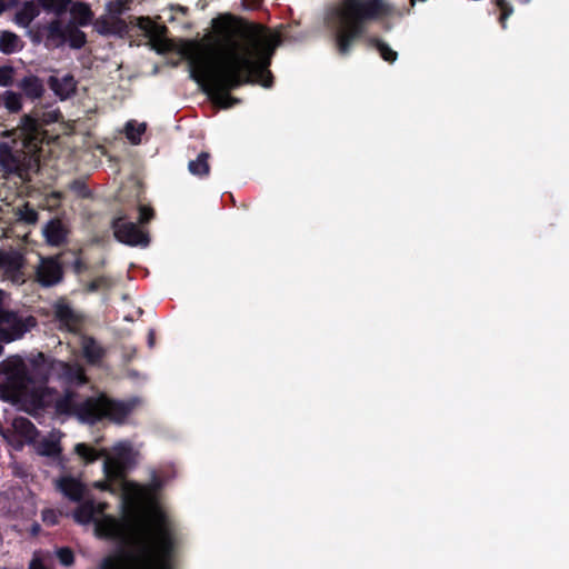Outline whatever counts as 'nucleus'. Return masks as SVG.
<instances>
[{"mask_svg":"<svg viewBox=\"0 0 569 569\" xmlns=\"http://www.w3.org/2000/svg\"><path fill=\"white\" fill-rule=\"evenodd\" d=\"M74 452L86 462L104 458L103 471L109 480H120L121 519L106 515L108 505L87 500L73 512L81 525H94L98 537L119 541L121 548L107 558L101 569H171V559L178 545L174 526L158 503L151 488L140 487L123 478L136 452L128 441L116 443L110 450L96 451L86 443H77Z\"/></svg>","mask_w":569,"mask_h":569,"instance_id":"1","label":"nucleus"},{"mask_svg":"<svg viewBox=\"0 0 569 569\" xmlns=\"http://www.w3.org/2000/svg\"><path fill=\"white\" fill-rule=\"evenodd\" d=\"M216 50L196 41L183 42L179 53L188 60L191 78L212 102L228 109L239 102L229 91L244 83H270L263 78L273 50L279 44L277 33L259 24L232 17L219 20Z\"/></svg>","mask_w":569,"mask_h":569,"instance_id":"2","label":"nucleus"},{"mask_svg":"<svg viewBox=\"0 0 569 569\" xmlns=\"http://www.w3.org/2000/svg\"><path fill=\"white\" fill-rule=\"evenodd\" d=\"M0 371L7 376L0 387L1 397L12 402L30 400L37 405H48L50 400L44 395L43 383L51 376L78 383L86 381L81 366L49 360L41 352L28 363L19 356L10 357L0 363Z\"/></svg>","mask_w":569,"mask_h":569,"instance_id":"3","label":"nucleus"},{"mask_svg":"<svg viewBox=\"0 0 569 569\" xmlns=\"http://www.w3.org/2000/svg\"><path fill=\"white\" fill-rule=\"evenodd\" d=\"M392 11L388 0H341L328 12L326 21L336 31L337 47L345 54L366 21L385 18Z\"/></svg>","mask_w":569,"mask_h":569,"instance_id":"4","label":"nucleus"},{"mask_svg":"<svg viewBox=\"0 0 569 569\" xmlns=\"http://www.w3.org/2000/svg\"><path fill=\"white\" fill-rule=\"evenodd\" d=\"M13 139L10 143L0 142V172L3 177L16 174L27 179L30 172L39 167V133L38 123L29 116H24L21 123L12 131H3L2 137Z\"/></svg>","mask_w":569,"mask_h":569,"instance_id":"5","label":"nucleus"},{"mask_svg":"<svg viewBox=\"0 0 569 569\" xmlns=\"http://www.w3.org/2000/svg\"><path fill=\"white\" fill-rule=\"evenodd\" d=\"M138 400L114 401L106 396L88 398L77 403L71 396L57 401L60 411H73L78 418L88 423H93L102 418H108L116 423L124 422L126 418L134 410Z\"/></svg>","mask_w":569,"mask_h":569,"instance_id":"6","label":"nucleus"},{"mask_svg":"<svg viewBox=\"0 0 569 569\" xmlns=\"http://www.w3.org/2000/svg\"><path fill=\"white\" fill-rule=\"evenodd\" d=\"M26 264L24 257L14 249H0V272L6 279L14 283L24 282L23 268Z\"/></svg>","mask_w":569,"mask_h":569,"instance_id":"7","label":"nucleus"},{"mask_svg":"<svg viewBox=\"0 0 569 569\" xmlns=\"http://www.w3.org/2000/svg\"><path fill=\"white\" fill-rule=\"evenodd\" d=\"M138 27L148 36L152 49L160 53L172 50L171 41L166 38V27L154 23L149 18H138Z\"/></svg>","mask_w":569,"mask_h":569,"instance_id":"8","label":"nucleus"},{"mask_svg":"<svg viewBox=\"0 0 569 569\" xmlns=\"http://www.w3.org/2000/svg\"><path fill=\"white\" fill-rule=\"evenodd\" d=\"M114 237L129 246H147L149 242L148 236L141 231L133 222L126 221L122 218L113 222Z\"/></svg>","mask_w":569,"mask_h":569,"instance_id":"9","label":"nucleus"},{"mask_svg":"<svg viewBox=\"0 0 569 569\" xmlns=\"http://www.w3.org/2000/svg\"><path fill=\"white\" fill-rule=\"evenodd\" d=\"M36 276L41 286L51 287L62 279V268L56 258H41Z\"/></svg>","mask_w":569,"mask_h":569,"instance_id":"10","label":"nucleus"},{"mask_svg":"<svg viewBox=\"0 0 569 569\" xmlns=\"http://www.w3.org/2000/svg\"><path fill=\"white\" fill-rule=\"evenodd\" d=\"M54 487L72 501H79L84 493V485L81 480L69 475L56 479Z\"/></svg>","mask_w":569,"mask_h":569,"instance_id":"11","label":"nucleus"},{"mask_svg":"<svg viewBox=\"0 0 569 569\" xmlns=\"http://www.w3.org/2000/svg\"><path fill=\"white\" fill-rule=\"evenodd\" d=\"M34 450L40 456L54 457L61 451L60 447V433L51 432L48 436L42 437L39 440L31 441Z\"/></svg>","mask_w":569,"mask_h":569,"instance_id":"12","label":"nucleus"},{"mask_svg":"<svg viewBox=\"0 0 569 569\" xmlns=\"http://www.w3.org/2000/svg\"><path fill=\"white\" fill-rule=\"evenodd\" d=\"M124 22L117 16L106 11L94 21V29L100 34H116L124 30Z\"/></svg>","mask_w":569,"mask_h":569,"instance_id":"13","label":"nucleus"},{"mask_svg":"<svg viewBox=\"0 0 569 569\" xmlns=\"http://www.w3.org/2000/svg\"><path fill=\"white\" fill-rule=\"evenodd\" d=\"M46 46L59 48L67 42V24L56 19L46 27Z\"/></svg>","mask_w":569,"mask_h":569,"instance_id":"14","label":"nucleus"},{"mask_svg":"<svg viewBox=\"0 0 569 569\" xmlns=\"http://www.w3.org/2000/svg\"><path fill=\"white\" fill-rule=\"evenodd\" d=\"M32 325L33 322H0V341L11 342L21 338Z\"/></svg>","mask_w":569,"mask_h":569,"instance_id":"15","label":"nucleus"},{"mask_svg":"<svg viewBox=\"0 0 569 569\" xmlns=\"http://www.w3.org/2000/svg\"><path fill=\"white\" fill-rule=\"evenodd\" d=\"M49 86L52 91L60 98L67 99L76 91V81L72 76L66 74L61 78L50 77Z\"/></svg>","mask_w":569,"mask_h":569,"instance_id":"16","label":"nucleus"},{"mask_svg":"<svg viewBox=\"0 0 569 569\" xmlns=\"http://www.w3.org/2000/svg\"><path fill=\"white\" fill-rule=\"evenodd\" d=\"M42 233L49 244L59 246L67 237V229L60 220L54 219L44 226Z\"/></svg>","mask_w":569,"mask_h":569,"instance_id":"17","label":"nucleus"},{"mask_svg":"<svg viewBox=\"0 0 569 569\" xmlns=\"http://www.w3.org/2000/svg\"><path fill=\"white\" fill-rule=\"evenodd\" d=\"M70 14L71 22L70 24L83 27L89 24L93 19V13L89 7V4L84 2H71L70 3Z\"/></svg>","mask_w":569,"mask_h":569,"instance_id":"18","label":"nucleus"},{"mask_svg":"<svg viewBox=\"0 0 569 569\" xmlns=\"http://www.w3.org/2000/svg\"><path fill=\"white\" fill-rule=\"evenodd\" d=\"M19 88L23 91L24 96L30 99H39L44 92L41 79L33 74L26 76L20 81Z\"/></svg>","mask_w":569,"mask_h":569,"instance_id":"19","label":"nucleus"},{"mask_svg":"<svg viewBox=\"0 0 569 569\" xmlns=\"http://www.w3.org/2000/svg\"><path fill=\"white\" fill-rule=\"evenodd\" d=\"M38 14V7L33 2L27 1L17 11L14 22L22 28H27Z\"/></svg>","mask_w":569,"mask_h":569,"instance_id":"20","label":"nucleus"},{"mask_svg":"<svg viewBox=\"0 0 569 569\" xmlns=\"http://www.w3.org/2000/svg\"><path fill=\"white\" fill-rule=\"evenodd\" d=\"M23 42L16 33L2 31L0 34V51L4 54H12L22 49Z\"/></svg>","mask_w":569,"mask_h":569,"instance_id":"21","label":"nucleus"},{"mask_svg":"<svg viewBox=\"0 0 569 569\" xmlns=\"http://www.w3.org/2000/svg\"><path fill=\"white\" fill-rule=\"evenodd\" d=\"M81 346L88 362L97 363L102 358L104 351L92 338H82Z\"/></svg>","mask_w":569,"mask_h":569,"instance_id":"22","label":"nucleus"},{"mask_svg":"<svg viewBox=\"0 0 569 569\" xmlns=\"http://www.w3.org/2000/svg\"><path fill=\"white\" fill-rule=\"evenodd\" d=\"M13 428L24 438L26 441H34L37 431L34 426L29 420L24 418H17L13 421Z\"/></svg>","mask_w":569,"mask_h":569,"instance_id":"23","label":"nucleus"},{"mask_svg":"<svg viewBox=\"0 0 569 569\" xmlns=\"http://www.w3.org/2000/svg\"><path fill=\"white\" fill-rule=\"evenodd\" d=\"M147 124L144 122L129 121L126 124V136L132 144H138L141 141V136L146 132Z\"/></svg>","mask_w":569,"mask_h":569,"instance_id":"24","label":"nucleus"},{"mask_svg":"<svg viewBox=\"0 0 569 569\" xmlns=\"http://www.w3.org/2000/svg\"><path fill=\"white\" fill-rule=\"evenodd\" d=\"M209 154L202 152L196 160L189 162V171L194 176H206L209 172Z\"/></svg>","mask_w":569,"mask_h":569,"instance_id":"25","label":"nucleus"},{"mask_svg":"<svg viewBox=\"0 0 569 569\" xmlns=\"http://www.w3.org/2000/svg\"><path fill=\"white\" fill-rule=\"evenodd\" d=\"M54 315L58 320H76L79 315L76 310L64 300H59L54 305Z\"/></svg>","mask_w":569,"mask_h":569,"instance_id":"26","label":"nucleus"},{"mask_svg":"<svg viewBox=\"0 0 569 569\" xmlns=\"http://www.w3.org/2000/svg\"><path fill=\"white\" fill-rule=\"evenodd\" d=\"M78 27L70 23L67 24V42L76 49L81 48L86 42V36Z\"/></svg>","mask_w":569,"mask_h":569,"instance_id":"27","label":"nucleus"},{"mask_svg":"<svg viewBox=\"0 0 569 569\" xmlns=\"http://www.w3.org/2000/svg\"><path fill=\"white\" fill-rule=\"evenodd\" d=\"M3 103L9 112H18L22 108L21 94L14 91H6L3 94Z\"/></svg>","mask_w":569,"mask_h":569,"instance_id":"28","label":"nucleus"},{"mask_svg":"<svg viewBox=\"0 0 569 569\" xmlns=\"http://www.w3.org/2000/svg\"><path fill=\"white\" fill-rule=\"evenodd\" d=\"M51 556L49 552L37 551L30 561L29 569H50Z\"/></svg>","mask_w":569,"mask_h":569,"instance_id":"29","label":"nucleus"},{"mask_svg":"<svg viewBox=\"0 0 569 569\" xmlns=\"http://www.w3.org/2000/svg\"><path fill=\"white\" fill-rule=\"evenodd\" d=\"M129 0H112L106 4V11L117 16H120L128 9Z\"/></svg>","mask_w":569,"mask_h":569,"instance_id":"30","label":"nucleus"},{"mask_svg":"<svg viewBox=\"0 0 569 569\" xmlns=\"http://www.w3.org/2000/svg\"><path fill=\"white\" fill-rule=\"evenodd\" d=\"M42 7L54 11H61L68 8L72 0H37Z\"/></svg>","mask_w":569,"mask_h":569,"instance_id":"31","label":"nucleus"},{"mask_svg":"<svg viewBox=\"0 0 569 569\" xmlns=\"http://www.w3.org/2000/svg\"><path fill=\"white\" fill-rule=\"evenodd\" d=\"M14 68L11 66L0 67V87H8L13 82Z\"/></svg>","mask_w":569,"mask_h":569,"instance_id":"32","label":"nucleus"},{"mask_svg":"<svg viewBox=\"0 0 569 569\" xmlns=\"http://www.w3.org/2000/svg\"><path fill=\"white\" fill-rule=\"evenodd\" d=\"M376 47H377L378 51L380 52L381 57L386 61H388V62L396 61L398 54L388 44H386L381 41H376Z\"/></svg>","mask_w":569,"mask_h":569,"instance_id":"33","label":"nucleus"},{"mask_svg":"<svg viewBox=\"0 0 569 569\" xmlns=\"http://www.w3.org/2000/svg\"><path fill=\"white\" fill-rule=\"evenodd\" d=\"M94 487L98 489H101V490H108L111 493H116L117 490L121 491L120 480H114V479L109 480L107 478V481H98L94 483Z\"/></svg>","mask_w":569,"mask_h":569,"instance_id":"34","label":"nucleus"},{"mask_svg":"<svg viewBox=\"0 0 569 569\" xmlns=\"http://www.w3.org/2000/svg\"><path fill=\"white\" fill-rule=\"evenodd\" d=\"M16 316L9 310L6 293L0 290V320H14Z\"/></svg>","mask_w":569,"mask_h":569,"instance_id":"35","label":"nucleus"},{"mask_svg":"<svg viewBox=\"0 0 569 569\" xmlns=\"http://www.w3.org/2000/svg\"><path fill=\"white\" fill-rule=\"evenodd\" d=\"M19 216L28 223H34L38 220V213L29 206H24L20 210Z\"/></svg>","mask_w":569,"mask_h":569,"instance_id":"36","label":"nucleus"},{"mask_svg":"<svg viewBox=\"0 0 569 569\" xmlns=\"http://www.w3.org/2000/svg\"><path fill=\"white\" fill-rule=\"evenodd\" d=\"M111 286V281L104 277L97 278L88 284L89 291H97L100 289H107Z\"/></svg>","mask_w":569,"mask_h":569,"instance_id":"37","label":"nucleus"},{"mask_svg":"<svg viewBox=\"0 0 569 569\" xmlns=\"http://www.w3.org/2000/svg\"><path fill=\"white\" fill-rule=\"evenodd\" d=\"M57 557L63 566H70L73 562V553L68 548H61L57 551Z\"/></svg>","mask_w":569,"mask_h":569,"instance_id":"38","label":"nucleus"},{"mask_svg":"<svg viewBox=\"0 0 569 569\" xmlns=\"http://www.w3.org/2000/svg\"><path fill=\"white\" fill-rule=\"evenodd\" d=\"M497 4L501 10L500 21L505 23L506 19L512 13V8L506 0H498Z\"/></svg>","mask_w":569,"mask_h":569,"instance_id":"39","label":"nucleus"},{"mask_svg":"<svg viewBox=\"0 0 569 569\" xmlns=\"http://www.w3.org/2000/svg\"><path fill=\"white\" fill-rule=\"evenodd\" d=\"M153 216V212L150 208L140 207V217L139 220L141 223L148 222Z\"/></svg>","mask_w":569,"mask_h":569,"instance_id":"40","label":"nucleus"},{"mask_svg":"<svg viewBox=\"0 0 569 569\" xmlns=\"http://www.w3.org/2000/svg\"><path fill=\"white\" fill-rule=\"evenodd\" d=\"M7 9V3L4 0H0V14L4 12Z\"/></svg>","mask_w":569,"mask_h":569,"instance_id":"41","label":"nucleus"},{"mask_svg":"<svg viewBox=\"0 0 569 569\" xmlns=\"http://www.w3.org/2000/svg\"><path fill=\"white\" fill-rule=\"evenodd\" d=\"M49 515H51V511H47V512H44V513H43V519H44V520H48Z\"/></svg>","mask_w":569,"mask_h":569,"instance_id":"42","label":"nucleus"},{"mask_svg":"<svg viewBox=\"0 0 569 569\" xmlns=\"http://www.w3.org/2000/svg\"><path fill=\"white\" fill-rule=\"evenodd\" d=\"M149 343H150V345H152V343H153V338H152V336H150Z\"/></svg>","mask_w":569,"mask_h":569,"instance_id":"43","label":"nucleus"}]
</instances>
